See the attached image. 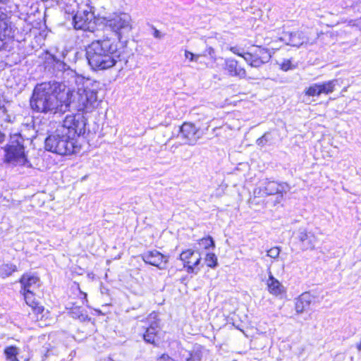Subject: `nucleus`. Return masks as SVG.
Instances as JSON below:
<instances>
[{
	"label": "nucleus",
	"instance_id": "1",
	"mask_svg": "<svg viewBox=\"0 0 361 361\" xmlns=\"http://www.w3.org/2000/svg\"><path fill=\"white\" fill-rule=\"evenodd\" d=\"M86 121L81 115H67L55 133L45 140V149L60 155L78 153L74 137L85 133Z\"/></svg>",
	"mask_w": 361,
	"mask_h": 361
},
{
	"label": "nucleus",
	"instance_id": "2",
	"mask_svg": "<svg viewBox=\"0 0 361 361\" xmlns=\"http://www.w3.org/2000/svg\"><path fill=\"white\" fill-rule=\"evenodd\" d=\"M69 93V90L61 91V85L55 81L38 84L33 90L30 106L40 113H64L70 109Z\"/></svg>",
	"mask_w": 361,
	"mask_h": 361
},
{
	"label": "nucleus",
	"instance_id": "3",
	"mask_svg": "<svg viewBox=\"0 0 361 361\" xmlns=\"http://www.w3.org/2000/svg\"><path fill=\"white\" fill-rule=\"evenodd\" d=\"M89 65L94 71H103L114 66L120 57L117 44L106 37L94 40L86 48Z\"/></svg>",
	"mask_w": 361,
	"mask_h": 361
},
{
	"label": "nucleus",
	"instance_id": "4",
	"mask_svg": "<svg viewBox=\"0 0 361 361\" xmlns=\"http://www.w3.org/2000/svg\"><path fill=\"white\" fill-rule=\"evenodd\" d=\"M70 108L82 112H91L95 109L99 104L97 92L89 87L79 88L75 94L71 91L68 94Z\"/></svg>",
	"mask_w": 361,
	"mask_h": 361
},
{
	"label": "nucleus",
	"instance_id": "5",
	"mask_svg": "<svg viewBox=\"0 0 361 361\" xmlns=\"http://www.w3.org/2000/svg\"><path fill=\"white\" fill-rule=\"evenodd\" d=\"M106 26L117 36L119 41L128 35L133 29L131 16L127 13H116L106 20Z\"/></svg>",
	"mask_w": 361,
	"mask_h": 361
},
{
	"label": "nucleus",
	"instance_id": "6",
	"mask_svg": "<svg viewBox=\"0 0 361 361\" xmlns=\"http://www.w3.org/2000/svg\"><path fill=\"white\" fill-rule=\"evenodd\" d=\"M74 27L77 30L93 31L95 28V16L92 7L88 4L80 6L73 17Z\"/></svg>",
	"mask_w": 361,
	"mask_h": 361
},
{
	"label": "nucleus",
	"instance_id": "7",
	"mask_svg": "<svg viewBox=\"0 0 361 361\" xmlns=\"http://www.w3.org/2000/svg\"><path fill=\"white\" fill-rule=\"evenodd\" d=\"M5 151L8 162H16L20 164L25 163L24 147L18 137L16 139L12 138L9 144L5 147Z\"/></svg>",
	"mask_w": 361,
	"mask_h": 361
},
{
	"label": "nucleus",
	"instance_id": "8",
	"mask_svg": "<svg viewBox=\"0 0 361 361\" xmlns=\"http://www.w3.org/2000/svg\"><path fill=\"white\" fill-rule=\"evenodd\" d=\"M289 190V187L286 183H279L276 181H267L264 185L259 188L258 192L261 196L278 195L276 202H281L283 194Z\"/></svg>",
	"mask_w": 361,
	"mask_h": 361
},
{
	"label": "nucleus",
	"instance_id": "9",
	"mask_svg": "<svg viewBox=\"0 0 361 361\" xmlns=\"http://www.w3.org/2000/svg\"><path fill=\"white\" fill-rule=\"evenodd\" d=\"M179 137L184 140V143L194 145L200 138L199 129L191 123H184L179 127Z\"/></svg>",
	"mask_w": 361,
	"mask_h": 361
},
{
	"label": "nucleus",
	"instance_id": "10",
	"mask_svg": "<svg viewBox=\"0 0 361 361\" xmlns=\"http://www.w3.org/2000/svg\"><path fill=\"white\" fill-rule=\"evenodd\" d=\"M336 80H329L322 83H314L305 90V94L309 97H319L322 94H328L334 91Z\"/></svg>",
	"mask_w": 361,
	"mask_h": 361
},
{
	"label": "nucleus",
	"instance_id": "11",
	"mask_svg": "<svg viewBox=\"0 0 361 361\" xmlns=\"http://www.w3.org/2000/svg\"><path fill=\"white\" fill-rule=\"evenodd\" d=\"M142 259L145 263L157 267L159 269H166L169 260L167 256L156 250L144 252L142 255Z\"/></svg>",
	"mask_w": 361,
	"mask_h": 361
},
{
	"label": "nucleus",
	"instance_id": "12",
	"mask_svg": "<svg viewBox=\"0 0 361 361\" xmlns=\"http://www.w3.org/2000/svg\"><path fill=\"white\" fill-rule=\"evenodd\" d=\"M180 259L183 262L184 267L186 268L188 273H197V271H195V268L201 262V257L200 254L195 257V251L192 250H186L183 251L180 255Z\"/></svg>",
	"mask_w": 361,
	"mask_h": 361
},
{
	"label": "nucleus",
	"instance_id": "13",
	"mask_svg": "<svg viewBox=\"0 0 361 361\" xmlns=\"http://www.w3.org/2000/svg\"><path fill=\"white\" fill-rule=\"evenodd\" d=\"M297 238L303 250H313L317 243V238L312 231L305 228H300L297 233Z\"/></svg>",
	"mask_w": 361,
	"mask_h": 361
},
{
	"label": "nucleus",
	"instance_id": "14",
	"mask_svg": "<svg viewBox=\"0 0 361 361\" xmlns=\"http://www.w3.org/2000/svg\"><path fill=\"white\" fill-rule=\"evenodd\" d=\"M14 35L13 27L7 14L0 10V49L4 46L6 37H13Z\"/></svg>",
	"mask_w": 361,
	"mask_h": 361
},
{
	"label": "nucleus",
	"instance_id": "15",
	"mask_svg": "<svg viewBox=\"0 0 361 361\" xmlns=\"http://www.w3.org/2000/svg\"><path fill=\"white\" fill-rule=\"evenodd\" d=\"M316 43V37L311 38L302 32H295L290 34L289 44L293 47H307Z\"/></svg>",
	"mask_w": 361,
	"mask_h": 361
},
{
	"label": "nucleus",
	"instance_id": "16",
	"mask_svg": "<svg viewBox=\"0 0 361 361\" xmlns=\"http://www.w3.org/2000/svg\"><path fill=\"white\" fill-rule=\"evenodd\" d=\"M20 283L22 286L23 291L27 292H34L40 286L39 279L37 276L27 274H25L21 276Z\"/></svg>",
	"mask_w": 361,
	"mask_h": 361
},
{
	"label": "nucleus",
	"instance_id": "17",
	"mask_svg": "<svg viewBox=\"0 0 361 361\" xmlns=\"http://www.w3.org/2000/svg\"><path fill=\"white\" fill-rule=\"evenodd\" d=\"M314 297L307 292L301 294L295 302V310L298 314L305 311L312 302Z\"/></svg>",
	"mask_w": 361,
	"mask_h": 361
},
{
	"label": "nucleus",
	"instance_id": "18",
	"mask_svg": "<svg viewBox=\"0 0 361 361\" xmlns=\"http://www.w3.org/2000/svg\"><path fill=\"white\" fill-rule=\"evenodd\" d=\"M226 70L232 76L244 78L246 76V71L238 66V61L234 59H227L226 61Z\"/></svg>",
	"mask_w": 361,
	"mask_h": 361
},
{
	"label": "nucleus",
	"instance_id": "19",
	"mask_svg": "<svg viewBox=\"0 0 361 361\" xmlns=\"http://www.w3.org/2000/svg\"><path fill=\"white\" fill-rule=\"evenodd\" d=\"M267 285L269 292L272 295L278 296L284 292L283 286L273 276L271 271H269Z\"/></svg>",
	"mask_w": 361,
	"mask_h": 361
},
{
	"label": "nucleus",
	"instance_id": "20",
	"mask_svg": "<svg viewBox=\"0 0 361 361\" xmlns=\"http://www.w3.org/2000/svg\"><path fill=\"white\" fill-rule=\"evenodd\" d=\"M24 299L27 305L31 307L37 313H42L44 307L39 305L34 296V292L23 291Z\"/></svg>",
	"mask_w": 361,
	"mask_h": 361
},
{
	"label": "nucleus",
	"instance_id": "21",
	"mask_svg": "<svg viewBox=\"0 0 361 361\" xmlns=\"http://www.w3.org/2000/svg\"><path fill=\"white\" fill-rule=\"evenodd\" d=\"M158 324L157 322H154L146 329L145 333L143 335V338L147 343L152 344L154 343L155 337L158 332Z\"/></svg>",
	"mask_w": 361,
	"mask_h": 361
},
{
	"label": "nucleus",
	"instance_id": "22",
	"mask_svg": "<svg viewBox=\"0 0 361 361\" xmlns=\"http://www.w3.org/2000/svg\"><path fill=\"white\" fill-rule=\"evenodd\" d=\"M16 270L17 267L16 265L13 264H4L0 267V276L2 278L8 277Z\"/></svg>",
	"mask_w": 361,
	"mask_h": 361
},
{
	"label": "nucleus",
	"instance_id": "23",
	"mask_svg": "<svg viewBox=\"0 0 361 361\" xmlns=\"http://www.w3.org/2000/svg\"><path fill=\"white\" fill-rule=\"evenodd\" d=\"M204 353V349L197 346L190 353V357L187 358V361H201Z\"/></svg>",
	"mask_w": 361,
	"mask_h": 361
},
{
	"label": "nucleus",
	"instance_id": "24",
	"mask_svg": "<svg viewBox=\"0 0 361 361\" xmlns=\"http://www.w3.org/2000/svg\"><path fill=\"white\" fill-rule=\"evenodd\" d=\"M4 353L6 356L7 360L10 361H18L17 359V355L18 354V349L15 346H10L5 349Z\"/></svg>",
	"mask_w": 361,
	"mask_h": 361
},
{
	"label": "nucleus",
	"instance_id": "25",
	"mask_svg": "<svg viewBox=\"0 0 361 361\" xmlns=\"http://www.w3.org/2000/svg\"><path fill=\"white\" fill-rule=\"evenodd\" d=\"M199 244L202 246L204 249H209V247H214L215 244L212 237L208 236L203 238L199 241Z\"/></svg>",
	"mask_w": 361,
	"mask_h": 361
},
{
	"label": "nucleus",
	"instance_id": "26",
	"mask_svg": "<svg viewBox=\"0 0 361 361\" xmlns=\"http://www.w3.org/2000/svg\"><path fill=\"white\" fill-rule=\"evenodd\" d=\"M205 262L209 267L214 268L217 265V257L214 253H207L205 257Z\"/></svg>",
	"mask_w": 361,
	"mask_h": 361
},
{
	"label": "nucleus",
	"instance_id": "27",
	"mask_svg": "<svg viewBox=\"0 0 361 361\" xmlns=\"http://www.w3.org/2000/svg\"><path fill=\"white\" fill-rule=\"evenodd\" d=\"M271 140V135L269 133H265L261 137L258 138L256 143L258 146L264 147Z\"/></svg>",
	"mask_w": 361,
	"mask_h": 361
},
{
	"label": "nucleus",
	"instance_id": "28",
	"mask_svg": "<svg viewBox=\"0 0 361 361\" xmlns=\"http://www.w3.org/2000/svg\"><path fill=\"white\" fill-rule=\"evenodd\" d=\"M280 66L281 69L284 71H288L295 68L290 59H283V61L280 63Z\"/></svg>",
	"mask_w": 361,
	"mask_h": 361
},
{
	"label": "nucleus",
	"instance_id": "29",
	"mask_svg": "<svg viewBox=\"0 0 361 361\" xmlns=\"http://www.w3.org/2000/svg\"><path fill=\"white\" fill-rule=\"evenodd\" d=\"M280 252L281 250L279 247H274L267 250V256L273 259H276L279 257Z\"/></svg>",
	"mask_w": 361,
	"mask_h": 361
},
{
	"label": "nucleus",
	"instance_id": "30",
	"mask_svg": "<svg viewBox=\"0 0 361 361\" xmlns=\"http://www.w3.org/2000/svg\"><path fill=\"white\" fill-rule=\"evenodd\" d=\"M200 55L199 54H194L193 53L185 51V57L186 59H188L190 61H197L198 59L200 58Z\"/></svg>",
	"mask_w": 361,
	"mask_h": 361
},
{
	"label": "nucleus",
	"instance_id": "31",
	"mask_svg": "<svg viewBox=\"0 0 361 361\" xmlns=\"http://www.w3.org/2000/svg\"><path fill=\"white\" fill-rule=\"evenodd\" d=\"M243 58L251 66V64L252 63L253 59L255 58V56L250 53H245V54H243Z\"/></svg>",
	"mask_w": 361,
	"mask_h": 361
},
{
	"label": "nucleus",
	"instance_id": "32",
	"mask_svg": "<svg viewBox=\"0 0 361 361\" xmlns=\"http://www.w3.org/2000/svg\"><path fill=\"white\" fill-rule=\"evenodd\" d=\"M263 63L264 62L260 59L255 56V58L253 59L252 63L251 64V66L255 67V68L259 67L263 64Z\"/></svg>",
	"mask_w": 361,
	"mask_h": 361
},
{
	"label": "nucleus",
	"instance_id": "33",
	"mask_svg": "<svg viewBox=\"0 0 361 361\" xmlns=\"http://www.w3.org/2000/svg\"><path fill=\"white\" fill-rule=\"evenodd\" d=\"M157 361H174L173 359L169 357L168 355L163 354L159 357Z\"/></svg>",
	"mask_w": 361,
	"mask_h": 361
},
{
	"label": "nucleus",
	"instance_id": "34",
	"mask_svg": "<svg viewBox=\"0 0 361 361\" xmlns=\"http://www.w3.org/2000/svg\"><path fill=\"white\" fill-rule=\"evenodd\" d=\"M230 50L235 54L238 55V56H240L241 57H243V54H242L241 52L239 51V49L236 47H231L230 48Z\"/></svg>",
	"mask_w": 361,
	"mask_h": 361
},
{
	"label": "nucleus",
	"instance_id": "35",
	"mask_svg": "<svg viewBox=\"0 0 361 361\" xmlns=\"http://www.w3.org/2000/svg\"><path fill=\"white\" fill-rule=\"evenodd\" d=\"M153 35H154V37L158 38V39H161L162 37V35L157 29H154Z\"/></svg>",
	"mask_w": 361,
	"mask_h": 361
},
{
	"label": "nucleus",
	"instance_id": "36",
	"mask_svg": "<svg viewBox=\"0 0 361 361\" xmlns=\"http://www.w3.org/2000/svg\"><path fill=\"white\" fill-rule=\"evenodd\" d=\"M5 134L0 131V143H2L5 140Z\"/></svg>",
	"mask_w": 361,
	"mask_h": 361
},
{
	"label": "nucleus",
	"instance_id": "37",
	"mask_svg": "<svg viewBox=\"0 0 361 361\" xmlns=\"http://www.w3.org/2000/svg\"><path fill=\"white\" fill-rule=\"evenodd\" d=\"M11 0H0V4H7L11 2Z\"/></svg>",
	"mask_w": 361,
	"mask_h": 361
},
{
	"label": "nucleus",
	"instance_id": "38",
	"mask_svg": "<svg viewBox=\"0 0 361 361\" xmlns=\"http://www.w3.org/2000/svg\"><path fill=\"white\" fill-rule=\"evenodd\" d=\"M337 357H338L340 359H342V360H344L345 359V355H343V354H340V355H337Z\"/></svg>",
	"mask_w": 361,
	"mask_h": 361
},
{
	"label": "nucleus",
	"instance_id": "39",
	"mask_svg": "<svg viewBox=\"0 0 361 361\" xmlns=\"http://www.w3.org/2000/svg\"><path fill=\"white\" fill-rule=\"evenodd\" d=\"M108 360H109L108 361H114L113 359H111V358H110V357H109V359H108Z\"/></svg>",
	"mask_w": 361,
	"mask_h": 361
}]
</instances>
